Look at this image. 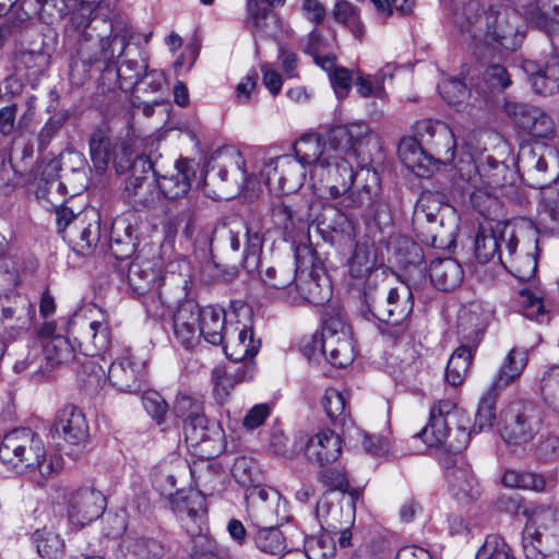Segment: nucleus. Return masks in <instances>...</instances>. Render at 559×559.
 Returning <instances> with one entry per match:
<instances>
[{"label":"nucleus","mask_w":559,"mask_h":559,"mask_svg":"<svg viewBox=\"0 0 559 559\" xmlns=\"http://www.w3.org/2000/svg\"><path fill=\"white\" fill-rule=\"evenodd\" d=\"M376 139L377 135L365 122L332 127L328 133L326 152L310 170L316 192L332 199L347 193L355 181L353 160L364 154L368 144Z\"/></svg>","instance_id":"nucleus-1"},{"label":"nucleus","mask_w":559,"mask_h":559,"mask_svg":"<svg viewBox=\"0 0 559 559\" xmlns=\"http://www.w3.org/2000/svg\"><path fill=\"white\" fill-rule=\"evenodd\" d=\"M64 39L78 57L70 67V74L73 80L78 78L81 82L92 68L98 71L109 70L128 46L126 36L115 34L108 19H95L84 24L78 14L70 17L64 29Z\"/></svg>","instance_id":"nucleus-2"},{"label":"nucleus","mask_w":559,"mask_h":559,"mask_svg":"<svg viewBox=\"0 0 559 559\" xmlns=\"http://www.w3.org/2000/svg\"><path fill=\"white\" fill-rule=\"evenodd\" d=\"M479 9L477 0L464 4L461 20H456L462 34L468 36L475 45L484 43L514 50L519 35L518 12L507 5H493L484 13H479Z\"/></svg>","instance_id":"nucleus-3"},{"label":"nucleus","mask_w":559,"mask_h":559,"mask_svg":"<svg viewBox=\"0 0 559 559\" xmlns=\"http://www.w3.org/2000/svg\"><path fill=\"white\" fill-rule=\"evenodd\" d=\"M0 461L16 474L37 472L44 480L63 467L62 457L48 455L43 439L29 428L13 429L3 436Z\"/></svg>","instance_id":"nucleus-4"},{"label":"nucleus","mask_w":559,"mask_h":559,"mask_svg":"<svg viewBox=\"0 0 559 559\" xmlns=\"http://www.w3.org/2000/svg\"><path fill=\"white\" fill-rule=\"evenodd\" d=\"M467 419L462 409L451 400H439L430 408L428 424L418 432L428 447L443 445L447 450L459 453L471 440Z\"/></svg>","instance_id":"nucleus-5"},{"label":"nucleus","mask_w":559,"mask_h":559,"mask_svg":"<svg viewBox=\"0 0 559 559\" xmlns=\"http://www.w3.org/2000/svg\"><path fill=\"white\" fill-rule=\"evenodd\" d=\"M127 283L132 294L142 300L146 311L154 317H163L166 309L180 297V294H171L160 269L148 260H135L130 263Z\"/></svg>","instance_id":"nucleus-6"},{"label":"nucleus","mask_w":559,"mask_h":559,"mask_svg":"<svg viewBox=\"0 0 559 559\" xmlns=\"http://www.w3.org/2000/svg\"><path fill=\"white\" fill-rule=\"evenodd\" d=\"M527 521L522 534L526 559H546L559 549V510L536 506L526 510Z\"/></svg>","instance_id":"nucleus-7"},{"label":"nucleus","mask_w":559,"mask_h":559,"mask_svg":"<svg viewBox=\"0 0 559 559\" xmlns=\"http://www.w3.org/2000/svg\"><path fill=\"white\" fill-rule=\"evenodd\" d=\"M369 312L388 325L383 333L400 338L408 330V320L413 312L412 290L406 286L393 287L383 297H367Z\"/></svg>","instance_id":"nucleus-8"},{"label":"nucleus","mask_w":559,"mask_h":559,"mask_svg":"<svg viewBox=\"0 0 559 559\" xmlns=\"http://www.w3.org/2000/svg\"><path fill=\"white\" fill-rule=\"evenodd\" d=\"M174 412L183 423L186 441L200 448L202 455L213 457L223 450L219 439L210 436L207 419L204 415L203 403L189 395H179L174 405Z\"/></svg>","instance_id":"nucleus-9"},{"label":"nucleus","mask_w":559,"mask_h":559,"mask_svg":"<svg viewBox=\"0 0 559 559\" xmlns=\"http://www.w3.org/2000/svg\"><path fill=\"white\" fill-rule=\"evenodd\" d=\"M527 361V350L513 348L509 352L492 385L480 399L473 427L476 432L492 428L496 421V390L515 381L525 369Z\"/></svg>","instance_id":"nucleus-10"},{"label":"nucleus","mask_w":559,"mask_h":559,"mask_svg":"<svg viewBox=\"0 0 559 559\" xmlns=\"http://www.w3.org/2000/svg\"><path fill=\"white\" fill-rule=\"evenodd\" d=\"M542 415L530 402H512L499 415L498 430L508 444L522 445L532 441L539 432Z\"/></svg>","instance_id":"nucleus-11"},{"label":"nucleus","mask_w":559,"mask_h":559,"mask_svg":"<svg viewBox=\"0 0 559 559\" xmlns=\"http://www.w3.org/2000/svg\"><path fill=\"white\" fill-rule=\"evenodd\" d=\"M443 204L438 194L424 192L419 197L413 212V228L417 237L426 245L435 248L447 246L453 233L444 230L441 215Z\"/></svg>","instance_id":"nucleus-12"},{"label":"nucleus","mask_w":559,"mask_h":559,"mask_svg":"<svg viewBox=\"0 0 559 559\" xmlns=\"http://www.w3.org/2000/svg\"><path fill=\"white\" fill-rule=\"evenodd\" d=\"M322 322L319 343L323 355L334 367L343 368L350 365L355 359L350 326L338 312H325Z\"/></svg>","instance_id":"nucleus-13"},{"label":"nucleus","mask_w":559,"mask_h":559,"mask_svg":"<svg viewBox=\"0 0 559 559\" xmlns=\"http://www.w3.org/2000/svg\"><path fill=\"white\" fill-rule=\"evenodd\" d=\"M519 164L527 176V183L534 188H548L559 180V152L554 147H522Z\"/></svg>","instance_id":"nucleus-14"},{"label":"nucleus","mask_w":559,"mask_h":559,"mask_svg":"<svg viewBox=\"0 0 559 559\" xmlns=\"http://www.w3.org/2000/svg\"><path fill=\"white\" fill-rule=\"evenodd\" d=\"M64 504L69 522L82 528L103 515L107 501L100 490L92 486H82L66 493Z\"/></svg>","instance_id":"nucleus-15"},{"label":"nucleus","mask_w":559,"mask_h":559,"mask_svg":"<svg viewBox=\"0 0 559 559\" xmlns=\"http://www.w3.org/2000/svg\"><path fill=\"white\" fill-rule=\"evenodd\" d=\"M132 174L126 182L124 198L136 211L152 207L157 199V181L152 164L144 157H136L131 164Z\"/></svg>","instance_id":"nucleus-16"},{"label":"nucleus","mask_w":559,"mask_h":559,"mask_svg":"<svg viewBox=\"0 0 559 559\" xmlns=\"http://www.w3.org/2000/svg\"><path fill=\"white\" fill-rule=\"evenodd\" d=\"M68 333L74 338L79 353L86 357L105 353L111 343V331L105 320L75 318L70 321Z\"/></svg>","instance_id":"nucleus-17"},{"label":"nucleus","mask_w":559,"mask_h":559,"mask_svg":"<svg viewBox=\"0 0 559 559\" xmlns=\"http://www.w3.org/2000/svg\"><path fill=\"white\" fill-rule=\"evenodd\" d=\"M248 499V514L253 525H281L286 519L287 507L278 491L254 488Z\"/></svg>","instance_id":"nucleus-18"},{"label":"nucleus","mask_w":559,"mask_h":559,"mask_svg":"<svg viewBox=\"0 0 559 559\" xmlns=\"http://www.w3.org/2000/svg\"><path fill=\"white\" fill-rule=\"evenodd\" d=\"M171 511L181 522L187 533L197 536L202 533L206 516V501L202 491L188 489L176 490L169 499Z\"/></svg>","instance_id":"nucleus-19"},{"label":"nucleus","mask_w":559,"mask_h":559,"mask_svg":"<svg viewBox=\"0 0 559 559\" xmlns=\"http://www.w3.org/2000/svg\"><path fill=\"white\" fill-rule=\"evenodd\" d=\"M90 154L93 162L95 171L103 175L112 158L116 170L124 171L132 163V154L129 147L122 144V156L119 157L116 153L117 143L112 141L110 133L107 129L98 128L93 131L90 141Z\"/></svg>","instance_id":"nucleus-20"},{"label":"nucleus","mask_w":559,"mask_h":559,"mask_svg":"<svg viewBox=\"0 0 559 559\" xmlns=\"http://www.w3.org/2000/svg\"><path fill=\"white\" fill-rule=\"evenodd\" d=\"M506 112L531 136L549 140L555 136V122L544 110L522 103H507Z\"/></svg>","instance_id":"nucleus-21"},{"label":"nucleus","mask_w":559,"mask_h":559,"mask_svg":"<svg viewBox=\"0 0 559 559\" xmlns=\"http://www.w3.org/2000/svg\"><path fill=\"white\" fill-rule=\"evenodd\" d=\"M225 333L221 345L230 360L245 361L258 354L261 341L254 338L252 328L248 323L228 322Z\"/></svg>","instance_id":"nucleus-22"},{"label":"nucleus","mask_w":559,"mask_h":559,"mask_svg":"<svg viewBox=\"0 0 559 559\" xmlns=\"http://www.w3.org/2000/svg\"><path fill=\"white\" fill-rule=\"evenodd\" d=\"M107 379L121 392H138L145 380V364L127 353L110 364Z\"/></svg>","instance_id":"nucleus-23"},{"label":"nucleus","mask_w":559,"mask_h":559,"mask_svg":"<svg viewBox=\"0 0 559 559\" xmlns=\"http://www.w3.org/2000/svg\"><path fill=\"white\" fill-rule=\"evenodd\" d=\"M262 174L269 185L277 181L285 193L302 187L306 179L305 166L290 156H280L272 160L263 168Z\"/></svg>","instance_id":"nucleus-24"},{"label":"nucleus","mask_w":559,"mask_h":559,"mask_svg":"<svg viewBox=\"0 0 559 559\" xmlns=\"http://www.w3.org/2000/svg\"><path fill=\"white\" fill-rule=\"evenodd\" d=\"M449 490L460 503H469L480 497L481 488L472 466L460 456L448 469Z\"/></svg>","instance_id":"nucleus-25"},{"label":"nucleus","mask_w":559,"mask_h":559,"mask_svg":"<svg viewBox=\"0 0 559 559\" xmlns=\"http://www.w3.org/2000/svg\"><path fill=\"white\" fill-rule=\"evenodd\" d=\"M200 306L193 300L179 305L173 317L174 335L186 348H192L200 340Z\"/></svg>","instance_id":"nucleus-26"},{"label":"nucleus","mask_w":559,"mask_h":559,"mask_svg":"<svg viewBox=\"0 0 559 559\" xmlns=\"http://www.w3.org/2000/svg\"><path fill=\"white\" fill-rule=\"evenodd\" d=\"M523 70L536 94L547 96L559 92L558 57H551L543 64L531 60L524 61Z\"/></svg>","instance_id":"nucleus-27"},{"label":"nucleus","mask_w":559,"mask_h":559,"mask_svg":"<svg viewBox=\"0 0 559 559\" xmlns=\"http://www.w3.org/2000/svg\"><path fill=\"white\" fill-rule=\"evenodd\" d=\"M305 453L321 466L334 463L342 453V440L333 430L322 429L308 440Z\"/></svg>","instance_id":"nucleus-28"},{"label":"nucleus","mask_w":559,"mask_h":559,"mask_svg":"<svg viewBox=\"0 0 559 559\" xmlns=\"http://www.w3.org/2000/svg\"><path fill=\"white\" fill-rule=\"evenodd\" d=\"M56 431L71 444H80L88 438V425L83 412L74 405H66L58 413Z\"/></svg>","instance_id":"nucleus-29"},{"label":"nucleus","mask_w":559,"mask_h":559,"mask_svg":"<svg viewBox=\"0 0 559 559\" xmlns=\"http://www.w3.org/2000/svg\"><path fill=\"white\" fill-rule=\"evenodd\" d=\"M67 237L75 252L82 255L87 254L100 237L99 215L94 211L85 213L79 222H75Z\"/></svg>","instance_id":"nucleus-30"},{"label":"nucleus","mask_w":559,"mask_h":559,"mask_svg":"<svg viewBox=\"0 0 559 559\" xmlns=\"http://www.w3.org/2000/svg\"><path fill=\"white\" fill-rule=\"evenodd\" d=\"M58 165L49 163L36 181L35 197L46 209L58 206L64 202L66 186L58 178Z\"/></svg>","instance_id":"nucleus-31"},{"label":"nucleus","mask_w":559,"mask_h":559,"mask_svg":"<svg viewBox=\"0 0 559 559\" xmlns=\"http://www.w3.org/2000/svg\"><path fill=\"white\" fill-rule=\"evenodd\" d=\"M316 516L326 534L350 527L354 522V512L349 506L344 509L341 501L333 502L326 498L318 502Z\"/></svg>","instance_id":"nucleus-32"},{"label":"nucleus","mask_w":559,"mask_h":559,"mask_svg":"<svg viewBox=\"0 0 559 559\" xmlns=\"http://www.w3.org/2000/svg\"><path fill=\"white\" fill-rule=\"evenodd\" d=\"M416 139L404 138L399 144V157L407 169L416 176L426 177L432 171V155L425 151Z\"/></svg>","instance_id":"nucleus-33"},{"label":"nucleus","mask_w":559,"mask_h":559,"mask_svg":"<svg viewBox=\"0 0 559 559\" xmlns=\"http://www.w3.org/2000/svg\"><path fill=\"white\" fill-rule=\"evenodd\" d=\"M194 176L195 170L190 160H178L175 174L156 178L157 187L166 198L178 199L190 190L191 180Z\"/></svg>","instance_id":"nucleus-34"},{"label":"nucleus","mask_w":559,"mask_h":559,"mask_svg":"<svg viewBox=\"0 0 559 559\" xmlns=\"http://www.w3.org/2000/svg\"><path fill=\"white\" fill-rule=\"evenodd\" d=\"M486 328V317L481 307L472 304L469 307L462 308L457 317V332L465 345L473 346L476 349L480 335Z\"/></svg>","instance_id":"nucleus-35"},{"label":"nucleus","mask_w":559,"mask_h":559,"mask_svg":"<svg viewBox=\"0 0 559 559\" xmlns=\"http://www.w3.org/2000/svg\"><path fill=\"white\" fill-rule=\"evenodd\" d=\"M429 276L438 289L447 292L461 285L464 271L461 264L452 258L437 259L430 263Z\"/></svg>","instance_id":"nucleus-36"},{"label":"nucleus","mask_w":559,"mask_h":559,"mask_svg":"<svg viewBox=\"0 0 559 559\" xmlns=\"http://www.w3.org/2000/svg\"><path fill=\"white\" fill-rule=\"evenodd\" d=\"M294 287L306 301L316 306L324 305L332 297V285L324 273L311 272L294 283Z\"/></svg>","instance_id":"nucleus-37"},{"label":"nucleus","mask_w":559,"mask_h":559,"mask_svg":"<svg viewBox=\"0 0 559 559\" xmlns=\"http://www.w3.org/2000/svg\"><path fill=\"white\" fill-rule=\"evenodd\" d=\"M226 314L222 308L207 306L200 308L199 330L200 337L212 344L221 345L226 335Z\"/></svg>","instance_id":"nucleus-38"},{"label":"nucleus","mask_w":559,"mask_h":559,"mask_svg":"<svg viewBox=\"0 0 559 559\" xmlns=\"http://www.w3.org/2000/svg\"><path fill=\"white\" fill-rule=\"evenodd\" d=\"M247 13L249 23L257 33L271 38L278 36L280 17L272 7L264 4L260 0H248Z\"/></svg>","instance_id":"nucleus-39"},{"label":"nucleus","mask_w":559,"mask_h":559,"mask_svg":"<svg viewBox=\"0 0 559 559\" xmlns=\"http://www.w3.org/2000/svg\"><path fill=\"white\" fill-rule=\"evenodd\" d=\"M502 484L506 487L523 490H533L536 492H543L546 490H552L557 485L555 476H545L526 471H507L502 476Z\"/></svg>","instance_id":"nucleus-40"},{"label":"nucleus","mask_w":559,"mask_h":559,"mask_svg":"<svg viewBox=\"0 0 559 559\" xmlns=\"http://www.w3.org/2000/svg\"><path fill=\"white\" fill-rule=\"evenodd\" d=\"M121 548L124 559H160L164 555L163 545L151 537L128 535Z\"/></svg>","instance_id":"nucleus-41"},{"label":"nucleus","mask_w":559,"mask_h":559,"mask_svg":"<svg viewBox=\"0 0 559 559\" xmlns=\"http://www.w3.org/2000/svg\"><path fill=\"white\" fill-rule=\"evenodd\" d=\"M246 230V249L243 255V267L249 272H255L260 266V257L264 245V233L258 221H247L245 223Z\"/></svg>","instance_id":"nucleus-42"},{"label":"nucleus","mask_w":559,"mask_h":559,"mask_svg":"<svg viewBox=\"0 0 559 559\" xmlns=\"http://www.w3.org/2000/svg\"><path fill=\"white\" fill-rule=\"evenodd\" d=\"M436 138L428 144L426 150L432 155V160L450 164L455 156L456 140L453 130L444 122L435 129Z\"/></svg>","instance_id":"nucleus-43"},{"label":"nucleus","mask_w":559,"mask_h":559,"mask_svg":"<svg viewBox=\"0 0 559 559\" xmlns=\"http://www.w3.org/2000/svg\"><path fill=\"white\" fill-rule=\"evenodd\" d=\"M49 64V56L43 51L24 50L14 59L15 72L28 82L36 81Z\"/></svg>","instance_id":"nucleus-44"},{"label":"nucleus","mask_w":559,"mask_h":559,"mask_svg":"<svg viewBox=\"0 0 559 559\" xmlns=\"http://www.w3.org/2000/svg\"><path fill=\"white\" fill-rule=\"evenodd\" d=\"M474 352L473 346L462 344L450 356L444 376L445 381L450 385L459 386L463 383L469 369Z\"/></svg>","instance_id":"nucleus-45"},{"label":"nucleus","mask_w":559,"mask_h":559,"mask_svg":"<svg viewBox=\"0 0 559 559\" xmlns=\"http://www.w3.org/2000/svg\"><path fill=\"white\" fill-rule=\"evenodd\" d=\"M75 350V346L63 335H56L43 344L44 356L51 367L72 362Z\"/></svg>","instance_id":"nucleus-46"},{"label":"nucleus","mask_w":559,"mask_h":559,"mask_svg":"<svg viewBox=\"0 0 559 559\" xmlns=\"http://www.w3.org/2000/svg\"><path fill=\"white\" fill-rule=\"evenodd\" d=\"M257 531L252 534L255 547L264 554L276 556L286 548V539L275 525H254Z\"/></svg>","instance_id":"nucleus-47"},{"label":"nucleus","mask_w":559,"mask_h":559,"mask_svg":"<svg viewBox=\"0 0 559 559\" xmlns=\"http://www.w3.org/2000/svg\"><path fill=\"white\" fill-rule=\"evenodd\" d=\"M525 19L537 28H546L550 22H559V0H537L526 10Z\"/></svg>","instance_id":"nucleus-48"},{"label":"nucleus","mask_w":559,"mask_h":559,"mask_svg":"<svg viewBox=\"0 0 559 559\" xmlns=\"http://www.w3.org/2000/svg\"><path fill=\"white\" fill-rule=\"evenodd\" d=\"M389 250L395 257L396 261L406 266L417 264L423 260L419 246L409 237L404 235H394L389 240Z\"/></svg>","instance_id":"nucleus-49"},{"label":"nucleus","mask_w":559,"mask_h":559,"mask_svg":"<svg viewBox=\"0 0 559 559\" xmlns=\"http://www.w3.org/2000/svg\"><path fill=\"white\" fill-rule=\"evenodd\" d=\"M253 365L243 364L236 369L233 373L224 369L215 368L213 371V380L215 384V392L218 396H227L236 383L251 379L253 376Z\"/></svg>","instance_id":"nucleus-50"},{"label":"nucleus","mask_w":559,"mask_h":559,"mask_svg":"<svg viewBox=\"0 0 559 559\" xmlns=\"http://www.w3.org/2000/svg\"><path fill=\"white\" fill-rule=\"evenodd\" d=\"M326 146L328 142L322 145L316 135H304L294 145L296 160L304 166L311 165L313 167L320 163L326 152Z\"/></svg>","instance_id":"nucleus-51"},{"label":"nucleus","mask_w":559,"mask_h":559,"mask_svg":"<svg viewBox=\"0 0 559 559\" xmlns=\"http://www.w3.org/2000/svg\"><path fill=\"white\" fill-rule=\"evenodd\" d=\"M539 390L548 409L559 415V365L549 366L543 372Z\"/></svg>","instance_id":"nucleus-52"},{"label":"nucleus","mask_w":559,"mask_h":559,"mask_svg":"<svg viewBox=\"0 0 559 559\" xmlns=\"http://www.w3.org/2000/svg\"><path fill=\"white\" fill-rule=\"evenodd\" d=\"M512 84L510 74L502 64H490L483 73V83L477 85L479 94L501 92Z\"/></svg>","instance_id":"nucleus-53"},{"label":"nucleus","mask_w":559,"mask_h":559,"mask_svg":"<svg viewBox=\"0 0 559 559\" xmlns=\"http://www.w3.org/2000/svg\"><path fill=\"white\" fill-rule=\"evenodd\" d=\"M38 555L45 559H60L64 552L63 539L52 531L35 532Z\"/></svg>","instance_id":"nucleus-54"},{"label":"nucleus","mask_w":559,"mask_h":559,"mask_svg":"<svg viewBox=\"0 0 559 559\" xmlns=\"http://www.w3.org/2000/svg\"><path fill=\"white\" fill-rule=\"evenodd\" d=\"M325 413L332 424L344 426L347 419L345 396L335 389H328L323 399Z\"/></svg>","instance_id":"nucleus-55"},{"label":"nucleus","mask_w":559,"mask_h":559,"mask_svg":"<svg viewBox=\"0 0 559 559\" xmlns=\"http://www.w3.org/2000/svg\"><path fill=\"white\" fill-rule=\"evenodd\" d=\"M500 243L492 230L480 228L475 238V257L479 263H487L499 252Z\"/></svg>","instance_id":"nucleus-56"},{"label":"nucleus","mask_w":559,"mask_h":559,"mask_svg":"<svg viewBox=\"0 0 559 559\" xmlns=\"http://www.w3.org/2000/svg\"><path fill=\"white\" fill-rule=\"evenodd\" d=\"M334 19L345 24L356 38H361L364 35V27L359 21L357 9L347 0H337L334 10Z\"/></svg>","instance_id":"nucleus-57"},{"label":"nucleus","mask_w":559,"mask_h":559,"mask_svg":"<svg viewBox=\"0 0 559 559\" xmlns=\"http://www.w3.org/2000/svg\"><path fill=\"white\" fill-rule=\"evenodd\" d=\"M305 554L308 559H330L334 556L335 544L330 534L309 536L305 540Z\"/></svg>","instance_id":"nucleus-58"},{"label":"nucleus","mask_w":559,"mask_h":559,"mask_svg":"<svg viewBox=\"0 0 559 559\" xmlns=\"http://www.w3.org/2000/svg\"><path fill=\"white\" fill-rule=\"evenodd\" d=\"M466 78H449L439 84V92L442 98L450 105H461L471 95V90L466 85Z\"/></svg>","instance_id":"nucleus-59"},{"label":"nucleus","mask_w":559,"mask_h":559,"mask_svg":"<svg viewBox=\"0 0 559 559\" xmlns=\"http://www.w3.org/2000/svg\"><path fill=\"white\" fill-rule=\"evenodd\" d=\"M476 559H515L510 546L497 535L490 534L476 552Z\"/></svg>","instance_id":"nucleus-60"},{"label":"nucleus","mask_w":559,"mask_h":559,"mask_svg":"<svg viewBox=\"0 0 559 559\" xmlns=\"http://www.w3.org/2000/svg\"><path fill=\"white\" fill-rule=\"evenodd\" d=\"M383 82L384 73L382 71L374 75H359L356 79L357 93L364 98L376 97L385 99L386 93Z\"/></svg>","instance_id":"nucleus-61"},{"label":"nucleus","mask_w":559,"mask_h":559,"mask_svg":"<svg viewBox=\"0 0 559 559\" xmlns=\"http://www.w3.org/2000/svg\"><path fill=\"white\" fill-rule=\"evenodd\" d=\"M378 198L379 195L353 190L349 194L342 195V205L347 211H358L362 215Z\"/></svg>","instance_id":"nucleus-62"},{"label":"nucleus","mask_w":559,"mask_h":559,"mask_svg":"<svg viewBox=\"0 0 559 559\" xmlns=\"http://www.w3.org/2000/svg\"><path fill=\"white\" fill-rule=\"evenodd\" d=\"M373 262L370 259L368 249L357 246L349 260V273L355 278H361L370 273Z\"/></svg>","instance_id":"nucleus-63"},{"label":"nucleus","mask_w":559,"mask_h":559,"mask_svg":"<svg viewBox=\"0 0 559 559\" xmlns=\"http://www.w3.org/2000/svg\"><path fill=\"white\" fill-rule=\"evenodd\" d=\"M142 404L146 413L152 416L157 424L164 420L168 411V404L164 397L156 391H147L142 396Z\"/></svg>","instance_id":"nucleus-64"}]
</instances>
